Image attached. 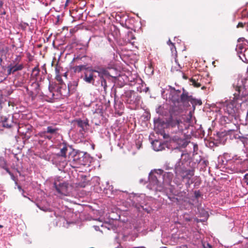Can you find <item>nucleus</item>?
<instances>
[{
    "mask_svg": "<svg viewBox=\"0 0 248 248\" xmlns=\"http://www.w3.org/2000/svg\"><path fill=\"white\" fill-rule=\"evenodd\" d=\"M233 159L235 160V165L236 164H242L243 166H246L247 169H248V158L244 159L242 161V159L240 158V156L237 157V155H235L233 157Z\"/></svg>",
    "mask_w": 248,
    "mask_h": 248,
    "instance_id": "4be33fe9",
    "label": "nucleus"
},
{
    "mask_svg": "<svg viewBox=\"0 0 248 248\" xmlns=\"http://www.w3.org/2000/svg\"><path fill=\"white\" fill-rule=\"evenodd\" d=\"M31 89L35 91L37 93H39L40 92V85L37 80H34L31 84Z\"/></svg>",
    "mask_w": 248,
    "mask_h": 248,
    "instance_id": "cd10ccee",
    "label": "nucleus"
},
{
    "mask_svg": "<svg viewBox=\"0 0 248 248\" xmlns=\"http://www.w3.org/2000/svg\"><path fill=\"white\" fill-rule=\"evenodd\" d=\"M60 67L58 66V65L57 64L55 67V73L56 75H58L60 73Z\"/></svg>",
    "mask_w": 248,
    "mask_h": 248,
    "instance_id": "603ef678",
    "label": "nucleus"
},
{
    "mask_svg": "<svg viewBox=\"0 0 248 248\" xmlns=\"http://www.w3.org/2000/svg\"><path fill=\"white\" fill-rule=\"evenodd\" d=\"M109 144L111 145V150L114 146L123 149L124 153H125V149L128 151H130L131 149H140L142 145L140 140H111Z\"/></svg>",
    "mask_w": 248,
    "mask_h": 248,
    "instance_id": "423d86ee",
    "label": "nucleus"
},
{
    "mask_svg": "<svg viewBox=\"0 0 248 248\" xmlns=\"http://www.w3.org/2000/svg\"><path fill=\"white\" fill-rule=\"evenodd\" d=\"M56 79L59 82L60 84H62L63 82L62 77L60 74L56 75L55 77Z\"/></svg>",
    "mask_w": 248,
    "mask_h": 248,
    "instance_id": "79ce46f5",
    "label": "nucleus"
},
{
    "mask_svg": "<svg viewBox=\"0 0 248 248\" xmlns=\"http://www.w3.org/2000/svg\"><path fill=\"white\" fill-rule=\"evenodd\" d=\"M58 131V128H54L52 126H50L47 127L46 132L48 133L56 134L57 133Z\"/></svg>",
    "mask_w": 248,
    "mask_h": 248,
    "instance_id": "473e14b6",
    "label": "nucleus"
},
{
    "mask_svg": "<svg viewBox=\"0 0 248 248\" xmlns=\"http://www.w3.org/2000/svg\"><path fill=\"white\" fill-rule=\"evenodd\" d=\"M201 216L204 217V218L207 220V218H208L209 217V214H208V213L207 211H206L205 210H202L201 213H200Z\"/></svg>",
    "mask_w": 248,
    "mask_h": 248,
    "instance_id": "e433bc0d",
    "label": "nucleus"
},
{
    "mask_svg": "<svg viewBox=\"0 0 248 248\" xmlns=\"http://www.w3.org/2000/svg\"><path fill=\"white\" fill-rule=\"evenodd\" d=\"M246 25V23H243V22H239L238 24L237 25V28H243Z\"/></svg>",
    "mask_w": 248,
    "mask_h": 248,
    "instance_id": "09e8293b",
    "label": "nucleus"
},
{
    "mask_svg": "<svg viewBox=\"0 0 248 248\" xmlns=\"http://www.w3.org/2000/svg\"><path fill=\"white\" fill-rule=\"evenodd\" d=\"M242 103V101L240 102L234 96L232 100L226 102L223 105V109L225 113L232 116H234Z\"/></svg>",
    "mask_w": 248,
    "mask_h": 248,
    "instance_id": "1a4fd4ad",
    "label": "nucleus"
},
{
    "mask_svg": "<svg viewBox=\"0 0 248 248\" xmlns=\"http://www.w3.org/2000/svg\"><path fill=\"white\" fill-rule=\"evenodd\" d=\"M182 167H177L176 173H175L177 176L181 178V183H183L186 188H189L191 184H196L195 179L193 177L194 175L195 165L192 168L189 167L187 169L185 168V166Z\"/></svg>",
    "mask_w": 248,
    "mask_h": 248,
    "instance_id": "20e7f679",
    "label": "nucleus"
},
{
    "mask_svg": "<svg viewBox=\"0 0 248 248\" xmlns=\"http://www.w3.org/2000/svg\"><path fill=\"white\" fill-rule=\"evenodd\" d=\"M40 72V70L39 68V65L38 64L32 70L31 78H33L32 80H37V77L39 75Z\"/></svg>",
    "mask_w": 248,
    "mask_h": 248,
    "instance_id": "b1692460",
    "label": "nucleus"
},
{
    "mask_svg": "<svg viewBox=\"0 0 248 248\" xmlns=\"http://www.w3.org/2000/svg\"><path fill=\"white\" fill-rule=\"evenodd\" d=\"M242 181L246 183L247 185H248V173H246L242 179Z\"/></svg>",
    "mask_w": 248,
    "mask_h": 248,
    "instance_id": "c03bdc74",
    "label": "nucleus"
},
{
    "mask_svg": "<svg viewBox=\"0 0 248 248\" xmlns=\"http://www.w3.org/2000/svg\"><path fill=\"white\" fill-rule=\"evenodd\" d=\"M38 142H39V143L40 144H43V141H44V140H38Z\"/></svg>",
    "mask_w": 248,
    "mask_h": 248,
    "instance_id": "69168bd1",
    "label": "nucleus"
},
{
    "mask_svg": "<svg viewBox=\"0 0 248 248\" xmlns=\"http://www.w3.org/2000/svg\"><path fill=\"white\" fill-rule=\"evenodd\" d=\"M3 46H4V43L1 40H0V50L1 49H3Z\"/></svg>",
    "mask_w": 248,
    "mask_h": 248,
    "instance_id": "13d9d810",
    "label": "nucleus"
},
{
    "mask_svg": "<svg viewBox=\"0 0 248 248\" xmlns=\"http://www.w3.org/2000/svg\"><path fill=\"white\" fill-rule=\"evenodd\" d=\"M194 197L197 199H198L200 197H201L202 196L201 192L199 190H195L194 192Z\"/></svg>",
    "mask_w": 248,
    "mask_h": 248,
    "instance_id": "58836bf2",
    "label": "nucleus"
},
{
    "mask_svg": "<svg viewBox=\"0 0 248 248\" xmlns=\"http://www.w3.org/2000/svg\"><path fill=\"white\" fill-rule=\"evenodd\" d=\"M68 153V159L74 168L78 167V166H86L89 165L92 161V157L87 153L80 151L78 150L73 149L72 146H67L64 144L61 149L58 155L62 157H66Z\"/></svg>",
    "mask_w": 248,
    "mask_h": 248,
    "instance_id": "f257e3e1",
    "label": "nucleus"
},
{
    "mask_svg": "<svg viewBox=\"0 0 248 248\" xmlns=\"http://www.w3.org/2000/svg\"><path fill=\"white\" fill-rule=\"evenodd\" d=\"M7 74L8 75H10L12 74H14V70L13 69L12 66L10 64L7 67Z\"/></svg>",
    "mask_w": 248,
    "mask_h": 248,
    "instance_id": "ea45409f",
    "label": "nucleus"
},
{
    "mask_svg": "<svg viewBox=\"0 0 248 248\" xmlns=\"http://www.w3.org/2000/svg\"><path fill=\"white\" fill-rule=\"evenodd\" d=\"M181 93V91L180 90H175L174 93V95L172 97V99H174V98H176L177 97H179V94L180 93Z\"/></svg>",
    "mask_w": 248,
    "mask_h": 248,
    "instance_id": "37998d69",
    "label": "nucleus"
},
{
    "mask_svg": "<svg viewBox=\"0 0 248 248\" xmlns=\"http://www.w3.org/2000/svg\"><path fill=\"white\" fill-rule=\"evenodd\" d=\"M206 146L209 147L211 149L214 150L216 147L219 146L220 145H224L226 144V140H204Z\"/></svg>",
    "mask_w": 248,
    "mask_h": 248,
    "instance_id": "2eb2a0df",
    "label": "nucleus"
},
{
    "mask_svg": "<svg viewBox=\"0 0 248 248\" xmlns=\"http://www.w3.org/2000/svg\"><path fill=\"white\" fill-rule=\"evenodd\" d=\"M8 120L6 119L3 122V125L5 127L10 128L11 127V124H9Z\"/></svg>",
    "mask_w": 248,
    "mask_h": 248,
    "instance_id": "a18cd8bd",
    "label": "nucleus"
},
{
    "mask_svg": "<svg viewBox=\"0 0 248 248\" xmlns=\"http://www.w3.org/2000/svg\"><path fill=\"white\" fill-rule=\"evenodd\" d=\"M92 123H94V124L95 125H99L100 123H101V122L100 121L98 123H97V122H94L93 120L92 121Z\"/></svg>",
    "mask_w": 248,
    "mask_h": 248,
    "instance_id": "0e129e2a",
    "label": "nucleus"
},
{
    "mask_svg": "<svg viewBox=\"0 0 248 248\" xmlns=\"http://www.w3.org/2000/svg\"><path fill=\"white\" fill-rule=\"evenodd\" d=\"M161 135L163 136L164 139H168L170 138V136L169 134H166L164 131L161 132Z\"/></svg>",
    "mask_w": 248,
    "mask_h": 248,
    "instance_id": "8fccbe9b",
    "label": "nucleus"
},
{
    "mask_svg": "<svg viewBox=\"0 0 248 248\" xmlns=\"http://www.w3.org/2000/svg\"><path fill=\"white\" fill-rule=\"evenodd\" d=\"M76 215L71 212L70 210L65 212L64 218L68 223H73L76 220Z\"/></svg>",
    "mask_w": 248,
    "mask_h": 248,
    "instance_id": "dca6fc26",
    "label": "nucleus"
},
{
    "mask_svg": "<svg viewBox=\"0 0 248 248\" xmlns=\"http://www.w3.org/2000/svg\"><path fill=\"white\" fill-rule=\"evenodd\" d=\"M100 179L98 176H94L91 179V184H93L94 186H97L100 184Z\"/></svg>",
    "mask_w": 248,
    "mask_h": 248,
    "instance_id": "7c9ffc66",
    "label": "nucleus"
},
{
    "mask_svg": "<svg viewBox=\"0 0 248 248\" xmlns=\"http://www.w3.org/2000/svg\"><path fill=\"white\" fill-rule=\"evenodd\" d=\"M162 175L163 176V183L165 182L167 183H169L173 178V173L172 172H166L164 173L163 172Z\"/></svg>",
    "mask_w": 248,
    "mask_h": 248,
    "instance_id": "412c9836",
    "label": "nucleus"
},
{
    "mask_svg": "<svg viewBox=\"0 0 248 248\" xmlns=\"http://www.w3.org/2000/svg\"><path fill=\"white\" fill-rule=\"evenodd\" d=\"M233 116L229 115L228 117L223 116L220 118V123L222 124H226L230 123L232 120Z\"/></svg>",
    "mask_w": 248,
    "mask_h": 248,
    "instance_id": "393cba45",
    "label": "nucleus"
},
{
    "mask_svg": "<svg viewBox=\"0 0 248 248\" xmlns=\"http://www.w3.org/2000/svg\"><path fill=\"white\" fill-rule=\"evenodd\" d=\"M95 70H96V73H98V76L100 77V78H104L103 76H110L109 75V72L108 71L103 67H101L100 66H95L94 67Z\"/></svg>",
    "mask_w": 248,
    "mask_h": 248,
    "instance_id": "6ab92c4d",
    "label": "nucleus"
},
{
    "mask_svg": "<svg viewBox=\"0 0 248 248\" xmlns=\"http://www.w3.org/2000/svg\"><path fill=\"white\" fill-rule=\"evenodd\" d=\"M165 124L164 121H161V120H157L155 122V127L157 128H161L163 125Z\"/></svg>",
    "mask_w": 248,
    "mask_h": 248,
    "instance_id": "2f4dec72",
    "label": "nucleus"
},
{
    "mask_svg": "<svg viewBox=\"0 0 248 248\" xmlns=\"http://www.w3.org/2000/svg\"><path fill=\"white\" fill-rule=\"evenodd\" d=\"M9 174L11 176V179L15 181V183L16 185H17V182L16 181V177L15 176L14 174L12 172H9Z\"/></svg>",
    "mask_w": 248,
    "mask_h": 248,
    "instance_id": "de8ad7c7",
    "label": "nucleus"
},
{
    "mask_svg": "<svg viewBox=\"0 0 248 248\" xmlns=\"http://www.w3.org/2000/svg\"><path fill=\"white\" fill-rule=\"evenodd\" d=\"M17 187H18V189H19V190L20 191H22V192H24V190L22 188L21 186L18 185V186H17Z\"/></svg>",
    "mask_w": 248,
    "mask_h": 248,
    "instance_id": "680f3d73",
    "label": "nucleus"
},
{
    "mask_svg": "<svg viewBox=\"0 0 248 248\" xmlns=\"http://www.w3.org/2000/svg\"><path fill=\"white\" fill-rule=\"evenodd\" d=\"M242 144L248 151V140H241Z\"/></svg>",
    "mask_w": 248,
    "mask_h": 248,
    "instance_id": "a19ab883",
    "label": "nucleus"
},
{
    "mask_svg": "<svg viewBox=\"0 0 248 248\" xmlns=\"http://www.w3.org/2000/svg\"><path fill=\"white\" fill-rule=\"evenodd\" d=\"M165 168V170H172L173 171L175 172V171H174V168L173 169L172 167H170L168 165H166Z\"/></svg>",
    "mask_w": 248,
    "mask_h": 248,
    "instance_id": "5fc2aeb1",
    "label": "nucleus"
},
{
    "mask_svg": "<svg viewBox=\"0 0 248 248\" xmlns=\"http://www.w3.org/2000/svg\"><path fill=\"white\" fill-rule=\"evenodd\" d=\"M181 121L178 119H173L172 118H170L167 122V127L168 128H173L177 126L179 128V125Z\"/></svg>",
    "mask_w": 248,
    "mask_h": 248,
    "instance_id": "aec40b11",
    "label": "nucleus"
},
{
    "mask_svg": "<svg viewBox=\"0 0 248 248\" xmlns=\"http://www.w3.org/2000/svg\"><path fill=\"white\" fill-rule=\"evenodd\" d=\"M89 67L87 64H80L74 66L72 69L75 73H79L83 70H87Z\"/></svg>",
    "mask_w": 248,
    "mask_h": 248,
    "instance_id": "5701e85b",
    "label": "nucleus"
},
{
    "mask_svg": "<svg viewBox=\"0 0 248 248\" xmlns=\"http://www.w3.org/2000/svg\"><path fill=\"white\" fill-rule=\"evenodd\" d=\"M233 88H235V92L233 94V96L240 102H242L248 99V90H247L244 87L242 88L240 86H234L233 84Z\"/></svg>",
    "mask_w": 248,
    "mask_h": 248,
    "instance_id": "9d476101",
    "label": "nucleus"
},
{
    "mask_svg": "<svg viewBox=\"0 0 248 248\" xmlns=\"http://www.w3.org/2000/svg\"><path fill=\"white\" fill-rule=\"evenodd\" d=\"M21 61V56L20 55H16V57L13 60L11 64H20L19 62Z\"/></svg>",
    "mask_w": 248,
    "mask_h": 248,
    "instance_id": "f704fd0d",
    "label": "nucleus"
},
{
    "mask_svg": "<svg viewBox=\"0 0 248 248\" xmlns=\"http://www.w3.org/2000/svg\"><path fill=\"white\" fill-rule=\"evenodd\" d=\"M199 164L202 166L201 168H205L208 164V161L207 160L203 159L201 157V161L198 163Z\"/></svg>",
    "mask_w": 248,
    "mask_h": 248,
    "instance_id": "72a5a7b5",
    "label": "nucleus"
},
{
    "mask_svg": "<svg viewBox=\"0 0 248 248\" xmlns=\"http://www.w3.org/2000/svg\"><path fill=\"white\" fill-rule=\"evenodd\" d=\"M153 149L155 151L164 150L165 147L172 150L182 151L190 143V140H151Z\"/></svg>",
    "mask_w": 248,
    "mask_h": 248,
    "instance_id": "7ed1b4c3",
    "label": "nucleus"
},
{
    "mask_svg": "<svg viewBox=\"0 0 248 248\" xmlns=\"http://www.w3.org/2000/svg\"><path fill=\"white\" fill-rule=\"evenodd\" d=\"M68 185L69 184L65 181H55L53 187L59 194L66 195L68 193Z\"/></svg>",
    "mask_w": 248,
    "mask_h": 248,
    "instance_id": "9b49d317",
    "label": "nucleus"
},
{
    "mask_svg": "<svg viewBox=\"0 0 248 248\" xmlns=\"http://www.w3.org/2000/svg\"><path fill=\"white\" fill-rule=\"evenodd\" d=\"M132 205L139 212L150 213L152 210L143 195L135 197L132 201Z\"/></svg>",
    "mask_w": 248,
    "mask_h": 248,
    "instance_id": "0eeeda50",
    "label": "nucleus"
},
{
    "mask_svg": "<svg viewBox=\"0 0 248 248\" xmlns=\"http://www.w3.org/2000/svg\"><path fill=\"white\" fill-rule=\"evenodd\" d=\"M227 155L228 154L225 153L223 156H219L218 157V165H220V167H222L223 168H228L229 167L228 166V164L233 162V164L232 165L231 167H233V168L236 167V166L235 165V160L233 159L232 160L227 159L226 157Z\"/></svg>",
    "mask_w": 248,
    "mask_h": 248,
    "instance_id": "ddd939ff",
    "label": "nucleus"
},
{
    "mask_svg": "<svg viewBox=\"0 0 248 248\" xmlns=\"http://www.w3.org/2000/svg\"><path fill=\"white\" fill-rule=\"evenodd\" d=\"M167 44L169 46H173L174 47V50L176 51V48H175V46H174V44L172 43L170 40H169V41L167 42Z\"/></svg>",
    "mask_w": 248,
    "mask_h": 248,
    "instance_id": "864d4df0",
    "label": "nucleus"
},
{
    "mask_svg": "<svg viewBox=\"0 0 248 248\" xmlns=\"http://www.w3.org/2000/svg\"><path fill=\"white\" fill-rule=\"evenodd\" d=\"M5 170L9 174V172H11L8 168H6Z\"/></svg>",
    "mask_w": 248,
    "mask_h": 248,
    "instance_id": "338daca9",
    "label": "nucleus"
},
{
    "mask_svg": "<svg viewBox=\"0 0 248 248\" xmlns=\"http://www.w3.org/2000/svg\"><path fill=\"white\" fill-rule=\"evenodd\" d=\"M5 14H6V12L4 10L3 12H1V15H5Z\"/></svg>",
    "mask_w": 248,
    "mask_h": 248,
    "instance_id": "774afa93",
    "label": "nucleus"
},
{
    "mask_svg": "<svg viewBox=\"0 0 248 248\" xmlns=\"http://www.w3.org/2000/svg\"><path fill=\"white\" fill-rule=\"evenodd\" d=\"M74 124H76L78 127L82 128L83 130L87 129L88 127L89 126V121L87 119L84 121L80 119H76L74 120Z\"/></svg>",
    "mask_w": 248,
    "mask_h": 248,
    "instance_id": "a211bd4d",
    "label": "nucleus"
},
{
    "mask_svg": "<svg viewBox=\"0 0 248 248\" xmlns=\"http://www.w3.org/2000/svg\"><path fill=\"white\" fill-rule=\"evenodd\" d=\"M170 46V49H171L172 53H173L174 52H176V51L174 50V48L173 46Z\"/></svg>",
    "mask_w": 248,
    "mask_h": 248,
    "instance_id": "e2e57ef3",
    "label": "nucleus"
},
{
    "mask_svg": "<svg viewBox=\"0 0 248 248\" xmlns=\"http://www.w3.org/2000/svg\"><path fill=\"white\" fill-rule=\"evenodd\" d=\"M190 81L192 85H193L195 87L198 88L201 86L200 82H198V80L197 79H196L195 77L192 78L190 80Z\"/></svg>",
    "mask_w": 248,
    "mask_h": 248,
    "instance_id": "c756f323",
    "label": "nucleus"
},
{
    "mask_svg": "<svg viewBox=\"0 0 248 248\" xmlns=\"http://www.w3.org/2000/svg\"><path fill=\"white\" fill-rule=\"evenodd\" d=\"M86 58V56H83V57H81V58H80V57H76V58H74V60L75 61H76V62H78V63H79V62H78V61H79L81 60L82 59Z\"/></svg>",
    "mask_w": 248,
    "mask_h": 248,
    "instance_id": "3c124183",
    "label": "nucleus"
},
{
    "mask_svg": "<svg viewBox=\"0 0 248 248\" xmlns=\"http://www.w3.org/2000/svg\"><path fill=\"white\" fill-rule=\"evenodd\" d=\"M168 198L171 201H174V199H176L177 200V198H175L174 196H172V197H170V196H169Z\"/></svg>",
    "mask_w": 248,
    "mask_h": 248,
    "instance_id": "052dcab7",
    "label": "nucleus"
},
{
    "mask_svg": "<svg viewBox=\"0 0 248 248\" xmlns=\"http://www.w3.org/2000/svg\"><path fill=\"white\" fill-rule=\"evenodd\" d=\"M101 79V86L103 87L104 90L106 91L107 89V84L106 80L104 78H100Z\"/></svg>",
    "mask_w": 248,
    "mask_h": 248,
    "instance_id": "c9c22d12",
    "label": "nucleus"
},
{
    "mask_svg": "<svg viewBox=\"0 0 248 248\" xmlns=\"http://www.w3.org/2000/svg\"><path fill=\"white\" fill-rule=\"evenodd\" d=\"M37 207L40 209L41 210H43V211H46V207H43V206H40V205H39L38 204H37Z\"/></svg>",
    "mask_w": 248,
    "mask_h": 248,
    "instance_id": "6e6d98bb",
    "label": "nucleus"
},
{
    "mask_svg": "<svg viewBox=\"0 0 248 248\" xmlns=\"http://www.w3.org/2000/svg\"><path fill=\"white\" fill-rule=\"evenodd\" d=\"M24 126L23 125H22V124L19 125V128L18 129V132L20 134H25L26 132L24 131Z\"/></svg>",
    "mask_w": 248,
    "mask_h": 248,
    "instance_id": "4c0bfd02",
    "label": "nucleus"
},
{
    "mask_svg": "<svg viewBox=\"0 0 248 248\" xmlns=\"http://www.w3.org/2000/svg\"><path fill=\"white\" fill-rule=\"evenodd\" d=\"M202 246L203 247V248H208V247H210V246H211V245L208 243H207L203 244Z\"/></svg>",
    "mask_w": 248,
    "mask_h": 248,
    "instance_id": "4d7b16f0",
    "label": "nucleus"
},
{
    "mask_svg": "<svg viewBox=\"0 0 248 248\" xmlns=\"http://www.w3.org/2000/svg\"><path fill=\"white\" fill-rule=\"evenodd\" d=\"M186 221H190L191 220V218L190 217H186V216L184 217Z\"/></svg>",
    "mask_w": 248,
    "mask_h": 248,
    "instance_id": "bf43d9fd",
    "label": "nucleus"
},
{
    "mask_svg": "<svg viewBox=\"0 0 248 248\" xmlns=\"http://www.w3.org/2000/svg\"><path fill=\"white\" fill-rule=\"evenodd\" d=\"M96 72L97 71L95 70L94 67L89 66L88 69L84 73L83 80L87 83L93 84L96 78L93 73H96Z\"/></svg>",
    "mask_w": 248,
    "mask_h": 248,
    "instance_id": "f8f14e48",
    "label": "nucleus"
},
{
    "mask_svg": "<svg viewBox=\"0 0 248 248\" xmlns=\"http://www.w3.org/2000/svg\"><path fill=\"white\" fill-rule=\"evenodd\" d=\"M163 170L158 169L151 170L148 175L149 185L151 189L161 191L164 189Z\"/></svg>",
    "mask_w": 248,
    "mask_h": 248,
    "instance_id": "39448f33",
    "label": "nucleus"
},
{
    "mask_svg": "<svg viewBox=\"0 0 248 248\" xmlns=\"http://www.w3.org/2000/svg\"><path fill=\"white\" fill-rule=\"evenodd\" d=\"M10 65L11 66H12V67L13 69L14 70L15 73H16L17 71L22 70L24 67V64L23 63L10 64Z\"/></svg>",
    "mask_w": 248,
    "mask_h": 248,
    "instance_id": "a878e982",
    "label": "nucleus"
},
{
    "mask_svg": "<svg viewBox=\"0 0 248 248\" xmlns=\"http://www.w3.org/2000/svg\"><path fill=\"white\" fill-rule=\"evenodd\" d=\"M26 90L27 91L28 94L32 98V99H34L39 94L36 91H33L32 89L30 90L28 87H26Z\"/></svg>",
    "mask_w": 248,
    "mask_h": 248,
    "instance_id": "c85d7f7f",
    "label": "nucleus"
},
{
    "mask_svg": "<svg viewBox=\"0 0 248 248\" xmlns=\"http://www.w3.org/2000/svg\"><path fill=\"white\" fill-rule=\"evenodd\" d=\"M108 185V188H104V192L106 194H108V191L111 194L115 195L117 193V190L114 191L113 190V186L112 185H109L108 182L107 183Z\"/></svg>",
    "mask_w": 248,
    "mask_h": 248,
    "instance_id": "bb28decb",
    "label": "nucleus"
},
{
    "mask_svg": "<svg viewBox=\"0 0 248 248\" xmlns=\"http://www.w3.org/2000/svg\"><path fill=\"white\" fill-rule=\"evenodd\" d=\"M191 144L193 148L192 154L190 151H188L187 149H185L187 146L183 148L182 151L178 150L182 152L181 155L182 159H179L175 165L174 170L175 173H176L177 167L182 168V167L185 166V168L187 169L189 167L192 168L194 165H195V168H196L198 165V163L200 162L201 159V156L196 152L198 148V145L193 142L191 143Z\"/></svg>",
    "mask_w": 248,
    "mask_h": 248,
    "instance_id": "f03ea898",
    "label": "nucleus"
},
{
    "mask_svg": "<svg viewBox=\"0 0 248 248\" xmlns=\"http://www.w3.org/2000/svg\"><path fill=\"white\" fill-rule=\"evenodd\" d=\"M27 58H28V61L29 62H32L33 61V56L30 53L28 52L27 53Z\"/></svg>",
    "mask_w": 248,
    "mask_h": 248,
    "instance_id": "49530a36",
    "label": "nucleus"
},
{
    "mask_svg": "<svg viewBox=\"0 0 248 248\" xmlns=\"http://www.w3.org/2000/svg\"><path fill=\"white\" fill-rule=\"evenodd\" d=\"M173 101L177 103L181 102L184 105L190 102L194 108L197 105H201L202 104L201 100H197L194 98L192 95H189V93L184 88H183V93L181 94L180 97L173 99Z\"/></svg>",
    "mask_w": 248,
    "mask_h": 248,
    "instance_id": "6e6552de",
    "label": "nucleus"
},
{
    "mask_svg": "<svg viewBox=\"0 0 248 248\" xmlns=\"http://www.w3.org/2000/svg\"><path fill=\"white\" fill-rule=\"evenodd\" d=\"M126 102L129 104H134L136 100V93L133 91H130L126 93Z\"/></svg>",
    "mask_w": 248,
    "mask_h": 248,
    "instance_id": "f3484780",
    "label": "nucleus"
},
{
    "mask_svg": "<svg viewBox=\"0 0 248 248\" xmlns=\"http://www.w3.org/2000/svg\"><path fill=\"white\" fill-rule=\"evenodd\" d=\"M177 185V193L176 195L184 200L185 198H187L188 197V188L184 185L183 183H177L175 182Z\"/></svg>",
    "mask_w": 248,
    "mask_h": 248,
    "instance_id": "4468645a",
    "label": "nucleus"
}]
</instances>
